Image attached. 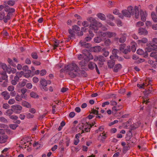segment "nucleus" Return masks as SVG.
I'll list each match as a JSON object with an SVG mask.
<instances>
[{
    "label": "nucleus",
    "instance_id": "obj_1",
    "mask_svg": "<svg viewBox=\"0 0 157 157\" xmlns=\"http://www.w3.org/2000/svg\"><path fill=\"white\" fill-rule=\"evenodd\" d=\"M88 41V36L86 37L84 40H81L79 44L81 46L86 48H88V43H87ZM82 54L78 55L77 58L79 60H82L79 62V65L82 69L87 70L88 67V49H85L82 51Z\"/></svg>",
    "mask_w": 157,
    "mask_h": 157
},
{
    "label": "nucleus",
    "instance_id": "obj_2",
    "mask_svg": "<svg viewBox=\"0 0 157 157\" xmlns=\"http://www.w3.org/2000/svg\"><path fill=\"white\" fill-rule=\"evenodd\" d=\"M68 74L70 77L74 78L78 75L79 69L78 66L75 63H72L65 67Z\"/></svg>",
    "mask_w": 157,
    "mask_h": 157
},
{
    "label": "nucleus",
    "instance_id": "obj_3",
    "mask_svg": "<svg viewBox=\"0 0 157 157\" xmlns=\"http://www.w3.org/2000/svg\"><path fill=\"white\" fill-rule=\"evenodd\" d=\"M119 49L121 52L125 54L130 52L131 50L130 46H126L124 44H120Z\"/></svg>",
    "mask_w": 157,
    "mask_h": 157
},
{
    "label": "nucleus",
    "instance_id": "obj_4",
    "mask_svg": "<svg viewBox=\"0 0 157 157\" xmlns=\"http://www.w3.org/2000/svg\"><path fill=\"white\" fill-rule=\"evenodd\" d=\"M89 22H90V26L89 28L90 29L94 30V31L97 29L96 25H97V21L96 19L93 17H90L89 18Z\"/></svg>",
    "mask_w": 157,
    "mask_h": 157
},
{
    "label": "nucleus",
    "instance_id": "obj_5",
    "mask_svg": "<svg viewBox=\"0 0 157 157\" xmlns=\"http://www.w3.org/2000/svg\"><path fill=\"white\" fill-rule=\"evenodd\" d=\"M40 87L41 90L44 91H47L48 89L47 87V81L44 79H42L40 80Z\"/></svg>",
    "mask_w": 157,
    "mask_h": 157
},
{
    "label": "nucleus",
    "instance_id": "obj_6",
    "mask_svg": "<svg viewBox=\"0 0 157 157\" xmlns=\"http://www.w3.org/2000/svg\"><path fill=\"white\" fill-rule=\"evenodd\" d=\"M100 35L101 36H107L108 37L110 38L112 37H114L116 36L117 33L115 32L107 31L105 33L100 32Z\"/></svg>",
    "mask_w": 157,
    "mask_h": 157
},
{
    "label": "nucleus",
    "instance_id": "obj_7",
    "mask_svg": "<svg viewBox=\"0 0 157 157\" xmlns=\"http://www.w3.org/2000/svg\"><path fill=\"white\" fill-rule=\"evenodd\" d=\"M101 49V48L100 46H95L90 48L89 51L90 52H100Z\"/></svg>",
    "mask_w": 157,
    "mask_h": 157
},
{
    "label": "nucleus",
    "instance_id": "obj_8",
    "mask_svg": "<svg viewBox=\"0 0 157 157\" xmlns=\"http://www.w3.org/2000/svg\"><path fill=\"white\" fill-rule=\"evenodd\" d=\"M0 74L1 75V77L0 78V82H2V80H7L8 76L6 71H4L2 72H0Z\"/></svg>",
    "mask_w": 157,
    "mask_h": 157
},
{
    "label": "nucleus",
    "instance_id": "obj_9",
    "mask_svg": "<svg viewBox=\"0 0 157 157\" xmlns=\"http://www.w3.org/2000/svg\"><path fill=\"white\" fill-rule=\"evenodd\" d=\"M138 33L141 35H146L148 33V31L146 29L140 27L138 29Z\"/></svg>",
    "mask_w": 157,
    "mask_h": 157
},
{
    "label": "nucleus",
    "instance_id": "obj_10",
    "mask_svg": "<svg viewBox=\"0 0 157 157\" xmlns=\"http://www.w3.org/2000/svg\"><path fill=\"white\" fill-rule=\"evenodd\" d=\"M5 11L8 12V13H9L11 15H13L12 13L15 11V10L13 8H10L8 6H6L5 7Z\"/></svg>",
    "mask_w": 157,
    "mask_h": 157
},
{
    "label": "nucleus",
    "instance_id": "obj_11",
    "mask_svg": "<svg viewBox=\"0 0 157 157\" xmlns=\"http://www.w3.org/2000/svg\"><path fill=\"white\" fill-rule=\"evenodd\" d=\"M13 111L16 112H18L21 110L22 107L19 105H13L11 106Z\"/></svg>",
    "mask_w": 157,
    "mask_h": 157
},
{
    "label": "nucleus",
    "instance_id": "obj_12",
    "mask_svg": "<svg viewBox=\"0 0 157 157\" xmlns=\"http://www.w3.org/2000/svg\"><path fill=\"white\" fill-rule=\"evenodd\" d=\"M5 100H7L9 99L10 96L8 92L7 91L2 92L1 94Z\"/></svg>",
    "mask_w": 157,
    "mask_h": 157
},
{
    "label": "nucleus",
    "instance_id": "obj_13",
    "mask_svg": "<svg viewBox=\"0 0 157 157\" xmlns=\"http://www.w3.org/2000/svg\"><path fill=\"white\" fill-rule=\"evenodd\" d=\"M126 38V37L125 34H121L120 37L119 39V42L120 43H124L125 41Z\"/></svg>",
    "mask_w": 157,
    "mask_h": 157
},
{
    "label": "nucleus",
    "instance_id": "obj_14",
    "mask_svg": "<svg viewBox=\"0 0 157 157\" xmlns=\"http://www.w3.org/2000/svg\"><path fill=\"white\" fill-rule=\"evenodd\" d=\"M115 61L113 59L109 60L107 62V65L109 68H112L115 64Z\"/></svg>",
    "mask_w": 157,
    "mask_h": 157
},
{
    "label": "nucleus",
    "instance_id": "obj_15",
    "mask_svg": "<svg viewBox=\"0 0 157 157\" xmlns=\"http://www.w3.org/2000/svg\"><path fill=\"white\" fill-rule=\"evenodd\" d=\"M7 139L8 137L6 135H2L0 136V143L2 144L6 142Z\"/></svg>",
    "mask_w": 157,
    "mask_h": 157
},
{
    "label": "nucleus",
    "instance_id": "obj_16",
    "mask_svg": "<svg viewBox=\"0 0 157 157\" xmlns=\"http://www.w3.org/2000/svg\"><path fill=\"white\" fill-rule=\"evenodd\" d=\"M149 45L148 47L147 48V51L149 52L154 50V49L157 46L156 45L154 44H149Z\"/></svg>",
    "mask_w": 157,
    "mask_h": 157
},
{
    "label": "nucleus",
    "instance_id": "obj_17",
    "mask_svg": "<svg viewBox=\"0 0 157 157\" xmlns=\"http://www.w3.org/2000/svg\"><path fill=\"white\" fill-rule=\"evenodd\" d=\"M82 31L78 32L77 33V35L78 36H82L83 35V32H86L88 30V27H84L82 29Z\"/></svg>",
    "mask_w": 157,
    "mask_h": 157
},
{
    "label": "nucleus",
    "instance_id": "obj_18",
    "mask_svg": "<svg viewBox=\"0 0 157 157\" xmlns=\"http://www.w3.org/2000/svg\"><path fill=\"white\" fill-rule=\"evenodd\" d=\"M121 67L122 66L121 64H116L113 69V71L115 72H117L119 70H121Z\"/></svg>",
    "mask_w": 157,
    "mask_h": 157
},
{
    "label": "nucleus",
    "instance_id": "obj_19",
    "mask_svg": "<svg viewBox=\"0 0 157 157\" xmlns=\"http://www.w3.org/2000/svg\"><path fill=\"white\" fill-rule=\"evenodd\" d=\"M140 15L141 20L144 22L146 20V15L145 14L144 12L142 10H141L140 11Z\"/></svg>",
    "mask_w": 157,
    "mask_h": 157
},
{
    "label": "nucleus",
    "instance_id": "obj_20",
    "mask_svg": "<svg viewBox=\"0 0 157 157\" xmlns=\"http://www.w3.org/2000/svg\"><path fill=\"white\" fill-rule=\"evenodd\" d=\"M15 3V1L14 0H10L7 1L5 2L4 3V4L6 6H7L6 5L8 4V5L12 6H13Z\"/></svg>",
    "mask_w": 157,
    "mask_h": 157
},
{
    "label": "nucleus",
    "instance_id": "obj_21",
    "mask_svg": "<svg viewBox=\"0 0 157 157\" xmlns=\"http://www.w3.org/2000/svg\"><path fill=\"white\" fill-rule=\"evenodd\" d=\"M27 80L25 79H23L22 81L19 82L17 85L18 87H22L24 86L26 84Z\"/></svg>",
    "mask_w": 157,
    "mask_h": 157
},
{
    "label": "nucleus",
    "instance_id": "obj_22",
    "mask_svg": "<svg viewBox=\"0 0 157 157\" xmlns=\"http://www.w3.org/2000/svg\"><path fill=\"white\" fill-rule=\"evenodd\" d=\"M122 13L124 16L128 17H131L130 14L128 12V11L127 10H124L122 11Z\"/></svg>",
    "mask_w": 157,
    "mask_h": 157
},
{
    "label": "nucleus",
    "instance_id": "obj_23",
    "mask_svg": "<svg viewBox=\"0 0 157 157\" xmlns=\"http://www.w3.org/2000/svg\"><path fill=\"white\" fill-rule=\"evenodd\" d=\"M134 11L135 18L136 19L138 18L139 17V11L138 10V7L136 6H135Z\"/></svg>",
    "mask_w": 157,
    "mask_h": 157
},
{
    "label": "nucleus",
    "instance_id": "obj_24",
    "mask_svg": "<svg viewBox=\"0 0 157 157\" xmlns=\"http://www.w3.org/2000/svg\"><path fill=\"white\" fill-rule=\"evenodd\" d=\"M127 9V10L128 11V12L130 13V14L131 16V15H133L134 14L135 9H134L133 7L131 6H129L128 7Z\"/></svg>",
    "mask_w": 157,
    "mask_h": 157
},
{
    "label": "nucleus",
    "instance_id": "obj_25",
    "mask_svg": "<svg viewBox=\"0 0 157 157\" xmlns=\"http://www.w3.org/2000/svg\"><path fill=\"white\" fill-rule=\"evenodd\" d=\"M68 32L70 34V35L69 36L70 39H71V37H74L76 33L75 31L73 29V28L72 29H69Z\"/></svg>",
    "mask_w": 157,
    "mask_h": 157
},
{
    "label": "nucleus",
    "instance_id": "obj_26",
    "mask_svg": "<svg viewBox=\"0 0 157 157\" xmlns=\"http://www.w3.org/2000/svg\"><path fill=\"white\" fill-rule=\"evenodd\" d=\"M97 16L101 20L104 21L105 20V15L101 13H99L97 15Z\"/></svg>",
    "mask_w": 157,
    "mask_h": 157
},
{
    "label": "nucleus",
    "instance_id": "obj_27",
    "mask_svg": "<svg viewBox=\"0 0 157 157\" xmlns=\"http://www.w3.org/2000/svg\"><path fill=\"white\" fill-rule=\"evenodd\" d=\"M12 16L9 13H7V15L6 16H4V18L3 21L4 22L7 23L8 20L10 19V17Z\"/></svg>",
    "mask_w": 157,
    "mask_h": 157
},
{
    "label": "nucleus",
    "instance_id": "obj_28",
    "mask_svg": "<svg viewBox=\"0 0 157 157\" xmlns=\"http://www.w3.org/2000/svg\"><path fill=\"white\" fill-rule=\"evenodd\" d=\"M157 50H154L150 54V56L155 59H157Z\"/></svg>",
    "mask_w": 157,
    "mask_h": 157
},
{
    "label": "nucleus",
    "instance_id": "obj_29",
    "mask_svg": "<svg viewBox=\"0 0 157 157\" xmlns=\"http://www.w3.org/2000/svg\"><path fill=\"white\" fill-rule=\"evenodd\" d=\"M97 65L93 62L89 61V69L91 70L94 69Z\"/></svg>",
    "mask_w": 157,
    "mask_h": 157
},
{
    "label": "nucleus",
    "instance_id": "obj_30",
    "mask_svg": "<svg viewBox=\"0 0 157 157\" xmlns=\"http://www.w3.org/2000/svg\"><path fill=\"white\" fill-rule=\"evenodd\" d=\"M137 41L139 44H140L141 43L145 44L147 42L148 40L146 38H143L141 40H138Z\"/></svg>",
    "mask_w": 157,
    "mask_h": 157
},
{
    "label": "nucleus",
    "instance_id": "obj_31",
    "mask_svg": "<svg viewBox=\"0 0 157 157\" xmlns=\"http://www.w3.org/2000/svg\"><path fill=\"white\" fill-rule=\"evenodd\" d=\"M151 16L153 21L155 22H157V16L154 12H151Z\"/></svg>",
    "mask_w": 157,
    "mask_h": 157
},
{
    "label": "nucleus",
    "instance_id": "obj_32",
    "mask_svg": "<svg viewBox=\"0 0 157 157\" xmlns=\"http://www.w3.org/2000/svg\"><path fill=\"white\" fill-rule=\"evenodd\" d=\"M21 105H22L28 108H30L31 107V105L29 103L25 101H23L22 102Z\"/></svg>",
    "mask_w": 157,
    "mask_h": 157
},
{
    "label": "nucleus",
    "instance_id": "obj_33",
    "mask_svg": "<svg viewBox=\"0 0 157 157\" xmlns=\"http://www.w3.org/2000/svg\"><path fill=\"white\" fill-rule=\"evenodd\" d=\"M8 148H6L2 151V154L5 155L6 157L9 155V153L8 152Z\"/></svg>",
    "mask_w": 157,
    "mask_h": 157
},
{
    "label": "nucleus",
    "instance_id": "obj_34",
    "mask_svg": "<svg viewBox=\"0 0 157 157\" xmlns=\"http://www.w3.org/2000/svg\"><path fill=\"white\" fill-rule=\"evenodd\" d=\"M60 43V41L59 40H56V41H54L53 45L54 48H53V49L55 50L56 49V48L59 46Z\"/></svg>",
    "mask_w": 157,
    "mask_h": 157
},
{
    "label": "nucleus",
    "instance_id": "obj_35",
    "mask_svg": "<svg viewBox=\"0 0 157 157\" xmlns=\"http://www.w3.org/2000/svg\"><path fill=\"white\" fill-rule=\"evenodd\" d=\"M31 72V71L30 70H29V71H27V72L25 73L23 75L26 78H28L30 76V73Z\"/></svg>",
    "mask_w": 157,
    "mask_h": 157
},
{
    "label": "nucleus",
    "instance_id": "obj_36",
    "mask_svg": "<svg viewBox=\"0 0 157 157\" xmlns=\"http://www.w3.org/2000/svg\"><path fill=\"white\" fill-rule=\"evenodd\" d=\"M130 146L128 144L124 146L123 148V152H126L130 149Z\"/></svg>",
    "mask_w": 157,
    "mask_h": 157
},
{
    "label": "nucleus",
    "instance_id": "obj_37",
    "mask_svg": "<svg viewBox=\"0 0 157 157\" xmlns=\"http://www.w3.org/2000/svg\"><path fill=\"white\" fill-rule=\"evenodd\" d=\"M31 57L34 59H37L38 58V56L36 52H32L31 54Z\"/></svg>",
    "mask_w": 157,
    "mask_h": 157
},
{
    "label": "nucleus",
    "instance_id": "obj_38",
    "mask_svg": "<svg viewBox=\"0 0 157 157\" xmlns=\"http://www.w3.org/2000/svg\"><path fill=\"white\" fill-rule=\"evenodd\" d=\"M104 44L106 46H109L111 44V40L109 39H107L104 41Z\"/></svg>",
    "mask_w": 157,
    "mask_h": 157
},
{
    "label": "nucleus",
    "instance_id": "obj_39",
    "mask_svg": "<svg viewBox=\"0 0 157 157\" xmlns=\"http://www.w3.org/2000/svg\"><path fill=\"white\" fill-rule=\"evenodd\" d=\"M8 63L11 65L13 67H15L16 66V64H15L12 61V59L10 58H8L7 60Z\"/></svg>",
    "mask_w": 157,
    "mask_h": 157
},
{
    "label": "nucleus",
    "instance_id": "obj_40",
    "mask_svg": "<svg viewBox=\"0 0 157 157\" xmlns=\"http://www.w3.org/2000/svg\"><path fill=\"white\" fill-rule=\"evenodd\" d=\"M101 38L99 37H97L94 39V41L96 43H99L101 41Z\"/></svg>",
    "mask_w": 157,
    "mask_h": 157
},
{
    "label": "nucleus",
    "instance_id": "obj_41",
    "mask_svg": "<svg viewBox=\"0 0 157 157\" xmlns=\"http://www.w3.org/2000/svg\"><path fill=\"white\" fill-rule=\"evenodd\" d=\"M73 29L75 31V32H78L80 30V28L77 25H75L73 26Z\"/></svg>",
    "mask_w": 157,
    "mask_h": 157
},
{
    "label": "nucleus",
    "instance_id": "obj_42",
    "mask_svg": "<svg viewBox=\"0 0 157 157\" xmlns=\"http://www.w3.org/2000/svg\"><path fill=\"white\" fill-rule=\"evenodd\" d=\"M102 51L103 52V55L105 57H107L109 54V52L106 51L105 48H103L102 49Z\"/></svg>",
    "mask_w": 157,
    "mask_h": 157
},
{
    "label": "nucleus",
    "instance_id": "obj_43",
    "mask_svg": "<svg viewBox=\"0 0 157 157\" xmlns=\"http://www.w3.org/2000/svg\"><path fill=\"white\" fill-rule=\"evenodd\" d=\"M119 109L117 106H114L113 107L112 109V113H116L117 112V111L119 110Z\"/></svg>",
    "mask_w": 157,
    "mask_h": 157
},
{
    "label": "nucleus",
    "instance_id": "obj_44",
    "mask_svg": "<svg viewBox=\"0 0 157 157\" xmlns=\"http://www.w3.org/2000/svg\"><path fill=\"white\" fill-rule=\"evenodd\" d=\"M24 72L23 71H21L20 72H17L16 74V76H18L19 78L21 77L22 75H23Z\"/></svg>",
    "mask_w": 157,
    "mask_h": 157
},
{
    "label": "nucleus",
    "instance_id": "obj_45",
    "mask_svg": "<svg viewBox=\"0 0 157 157\" xmlns=\"http://www.w3.org/2000/svg\"><path fill=\"white\" fill-rule=\"evenodd\" d=\"M118 52V50L117 49H113L112 51V54L115 57L118 58V56L117 54Z\"/></svg>",
    "mask_w": 157,
    "mask_h": 157
},
{
    "label": "nucleus",
    "instance_id": "obj_46",
    "mask_svg": "<svg viewBox=\"0 0 157 157\" xmlns=\"http://www.w3.org/2000/svg\"><path fill=\"white\" fill-rule=\"evenodd\" d=\"M137 53L140 55H143L144 54V52L142 49H139L137 51Z\"/></svg>",
    "mask_w": 157,
    "mask_h": 157
},
{
    "label": "nucleus",
    "instance_id": "obj_47",
    "mask_svg": "<svg viewBox=\"0 0 157 157\" xmlns=\"http://www.w3.org/2000/svg\"><path fill=\"white\" fill-rule=\"evenodd\" d=\"M30 95L31 97L33 98H36L38 96L37 94L33 92H31Z\"/></svg>",
    "mask_w": 157,
    "mask_h": 157
},
{
    "label": "nucleus",
    "instance_id": "obj_48",
    "mask_svg": "<svg viewBox=\"0 0 157 157\" xmlns=\"http://www.w3.org/2000/svg\"><path fill=\"white\" fill-rule=\"evenodd\" d=\"M98 59L99 61L102 62L105 61V58L102 56H98Z\"/></svg>",
    "mask_w": 157,
    "mask_h": 157
},
{
    "label": "nucleus",
    "instance_id": "obj_49",
    "mask_svg": "<svg viewBox=\"0 0 157 157\" xmlns=\"http://www.w3.org/2000/svg\"><path fill=\"white\" fill-rule=\"evenodd\" d=\"M110 20H113L114 19V17L111 14H108V15L106 16Z\"/></svg>",
    "mask_w": 157,
    "mask_h": 157
},
{
    "label": "nucleus",
    "instance_id": "obj_50",
    "mask_svg": "<svg viewBox=\"0 0 157 157\" xmlns=\"http://www.w3.org/2000/svg\"><path fill=\"white\" fill-rule=\"evenodd\" d=\"M144 24L143 22L140 21L138 22L136 24V26L137 27H139L140 26H143L144 25Z\"/></svg>",
    "mask_w": 157,
    "mask_h": 157
},
{
    "label": "nucleus",
    "instance_id": "obj_51",
    "mask_svg": "<svg viewBox=\"0 0 157 157\" xmlns=\"http://www.w3.org/2000/svg\"><path fill=\"white\" fill-rule=\"evenodd\" d=\"M152 91V88H151V89H150V88H149V89H148V90H147L145 92V94H146V95L148 96V95L150 94L151 92Z\"/></svg>",
    "mask_w": 157,
    "mask_h": 157
},
{
    "label": "nucleus",
    "instance_id": "obj_52",
    "mask_svg": "<svg viewBox=\"0 0 157 157\" xmlns=\"http://www.w3.org/2000/svg\"><path fill=\"white\" fill-rule=\"evenodd\" d=\"M13 111V109H8L6 111V113L7 115L10 116L12 114Z\"/></svg>",
    "mask_w": 157,
    "mask_h": 157
},
{
    "label": "nucleus",
    "instance_id": "obj_53",
    "mask_svg": "<svg viewBox=\"0 0 157 157\" xmlns=\"http://www.w3.org/2000/svg\"><path fill=\"white\" fill-rule=\"evenodd\" d=\"M17 126L18 125L15 124H11L10 125V128L13 130L15 129Z\"/></svg>",
    "mask_w": 157,
    "mask_h": 157
},
{
    "label": "nucleus",
    "instance_id": "obj_54",
    "mask_svg": "<svg viewBox=\"0 0 157 157\" xmlns=\"http://www.w3.org/2000/svg\"><path fill=\"white\" fill-rule=\"evenodd\" d=\"M91 112H90V114L92 113L93 114H96V115H98V110H96V109H93Z\"/></svg>",
    "mask_w": 157,
    "mask_h": 157
},
{
    "label": "nucleus",
    "instance_id": "obj_55",
    "mask_svg": "<svg viewBox=\"0 0 157 157\" xmlns=\"http://www.w3.org/2000/svg\"><path fill=\"white\" fill-rule=\"evenodd\" d=\"M14 87L13 86H12V85L9 86L8 87V88H7L8 90L9 91H13L14 90Z\"/></svg>",
    "mask_w": 157,
    "mask_h": 157
},
{
    "label": "nucleus",
    "instance_id": "obj_56",
    "mask_svg": "<svg viewBox=\"0 0 157 157\" xmlns=\"http://www.w3.org/2000/svg\"><path fill=\"white\" fill-rule=\"evenodd\" d=\"M15 102V100L13 99H10L8 101V103L10 105H12Z\"/></svg>",
    "mask_w": 157,
    "mask_h": 157
},
{
    "label": "nucleus",
    "instance_id": "obj_57",
    "mask_svg": "<svg viewBox=\"0 0 157 157\" xmlns=\"http://www.w3.org/2000/svg\"><path fill=\"white\" fill-rule=\"evenodd\" d=\"M22 70L24 71H28L29 70H28L29 67L27 65H25L23 66L22 68Z\"/></svg>",
    "mask_w": 157,
    "mask_h": 157
},
{
    "label": "nucleus",
    "instance_id": "obj_58",
    "mask_svg": "<svg viewBox=\"0 0 157 157\" xmlns=\"http://www.w3.org/2000/svg\"><path fill=\"white\" fill-rule=\"evenodd\" d=\"M46 73V71L44 69H43L40 71V74L41 76H43L45 75Z\"/></svg>",
    "mask_w": 157,
    "mask_h": 157
},
{
    "label": "nucleus",
    "instance_id": "obj_59",
    "mask_svg": "<svg viewBox=\"0 0 157 157\" xmlns=\"http://www.w3.org/2000/svg\"><path fill=\"white\" fill-rule=\"evenodd\" d=\"M13 120V123L17 124H19L20 123V121L19 120H17V118H11Z\"/></svg>",
    "mask_w": 157,
    "mask_h": 157
},
{
    "label": "nucleus",
    "instance_id": "obj_60",
    "mask_svg": "<svg viewBox=\"0 0 157 157\" xmlns=\"http://www.w3.org/2000/svg\"><path fill=\"white\" fill-rule=\"evenodd\" d=\"M9 105L7 103H4L3 104L2 107L5 109H8L9 108Z\"/></svg>",
    "mask_w": 157,
    "mask_h": 157
},
{
    "label": "nucleus",
    "instance_id": "obj_61",
    "mask_svg": "<svg viewBox=\"0 0 157 157\" xmlns=\"http://www.w3.org/2000/svg\"><path fill=\"white\" fill-rule=\"evenodd\" d=\"M15 99L17 101H20L21 100V97L18 95H17L15 97Z\"/></svg>",
    "mask_w": 157,
    "mask_h": 157
},
{
    "label": "nucleus",
    "instance_id": "obj_62",
    "mask_svg": "<svg viewBox=\"0 0 157 157\" xmlns=\"http://www.w3.org/2000/svg\"><path fill=\"white\" fill-rule=\"evenodd\" d=\"M144 83L141 84H137V86L139 88H143L144 86Z\"/></svg>",
    "mask_w": 157,
    "mask_h": 157
},
{
    "label": "nucleus",
    "instance_id": "obj_63",
    "mask_svg": "<svg viewBox=\"0 0 157 157\" xmlns=\"http://www.w3.org/2000/svg\"><path fill=\"white\" fill-rule=\"evenodd\" d=\"M146 26L147 27H150L151 25V23L150 21H147L145 23Z\"/></svg>",
    "mask_w": 157,
    "mask_h": 157
},
{
    "label": "nucleus",
    "instance_id": "obj_64",
    "mask_svg": "<svg viewBox=\"0 0 157 157\" xmlns=\"http://www.w3.org/2000/svg\"><path fill=\"white\" fill-rule=\"evenodd\" d=\"M26 86L27 88L30 89L32 87V85L31 83H29L26 84Z\"/></svg>",
    "mask_w": 157,
    "mask_h": 157
}]
</instances>
